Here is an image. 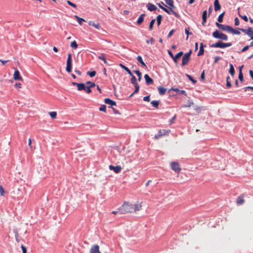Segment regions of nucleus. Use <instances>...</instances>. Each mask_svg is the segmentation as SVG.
<instances>
[{
	"mask_svg": "<svg viewBox=\"0 0 253 253\" xmlns=\"http://www.w3.org/2000/svg\"><path fill=\"white\" fill-rule=\"evenodd\" d=\"M98 58L102 60L105 64H107V62L106 60V58L105 57V55L104 54L101 55V56H99Z\"/></svg>",
	"mask_w": 253,
	"mask_h": 253,
	"instance_id": "39",
	"label": "nucleus"
},
{
	"mask_svg": "<svg viewBox=\"0 0 253 253\" xmlns=\"http://www.w3.org/2000/svg\"><path fill=\"white\" fill-rule=\"evenodd\" d=\"M144 79L147 85L151 84L153 83V80L149 76L148 74L144 75Z\"/></svg>",
	"mask_w": 253,
	"mask_h": 253,
	"instance_id": "16",
	"label": "nucleus"
},
{
	"mask_svg": "<svg viewBox=\"0 0 253 253\" xmlns=\"http://www.w3.org/2000/svg\"><path fill=\"white\" fill-rule=\"evenodd\" d=\"M72 69V56L71 54H69L67 61V66L66 70L67 72L70 73Z\"/></svg>",
	"mask_w": 253,
	"mask_h": 253,
	"instance_id": "8",
	"label": "nucleus"
},
{
	"mask_svg": "<svg viewBox=\"0 0 253 253\" xmlns=\"http://www.w3.org/2000/svg\"><path fill=\"white\" fill-rule=\"evenodd\" d=\"M171 169L177 173H179L181 170L180 165L178 162H172L170 164Z\"/></svg>",
	"mask_w": 253,
	"mask_h": 253,
	"instance_id": "5",
	"label": "nucleus"
},
{
	"mask_svg": "<svg viewBox=\"0 0 253 253\" xmlns=\"http://www.w3.org/2000/svg\"><path fill=\"white\" fill-rule=\"evenodd\" d=\"M239 30L249 36L252 40H253V29L252 28L249 27L247 29H239Z\"/></svg>",
	"mask_w": 253,
	"mask_h": 253,
	"instance_id": "7",
	"label": "nucleus"
},
{
	"mask_svg": "<svg viewBox=\"0 0 253 253\" xmlns=\"http://www.w3.org/2000/svg\"><path fill=\"white\" fill-rule=\"evenodd\" d=\"M147 7L148 8V9L151 11L155 10L157 9V7H156V5L150 3H149L147 5Z\"/></svg>",
	"mask_w": 253,
	"mask_h": 253,
	"instance_id": "21",
	"label": "nucleus"
},
{
	"mask_svg": "<svg viewBox=\"0 0 253 253\" xmlns=\"http://www.w3.org/2000/svg\"><path fill=\"white\" fill-rule=\"evenodd\" d=\"M78 90H84L86 91V85L84 84H77Z\"/></svg>",
	"mask_w": 253,
	"mask_h": 253,
	"instance_id": "20",
	"label": "nucleus"
},
{
	"mask_svg": "<svg viewBox=\"0 0 253 253\" xmlns=\"http://www.w3.org/2000/svg\"><path fill=\"white\" fill-rule=\"evenodd\" d=\"M168 54L172 58H173L174 55L171 51L168 50Z\"/></svg>",
	"mask_w": 253,
	"mask_h": 253,
	"instance_id": "63",
	"label": "nucleus"
},
{
	"mask_svg": "<svg viewBox=\"0 0 253 253\" xmlns=\"http://www.w3.org/2000/svg\"><path fill=\"white\" fill-rule=\"evenodd\" d=\"M189 28L188 27V28H186L185 30V32L187 35L186 40H187L188 39V36L189 35H191L192 34V33L189 32Z\"/></svg>",
	"mask_w": 253,
	"mask_h": 253,
	"instance_id": "41",
	"label": "nucleus"
},
{
	"mask_svg": "<svg viewBox=\"0 0 253 253\" xmlns=\"http://www.w3.org/2000/svg\"><path fill=\"white\" fill-rule=\"evenodd\" d=\"M88 24L90 26H92L94 27L96 29H99V23H95L93 21H90L88 22Z\"/></svg>",
	"mask_w": 253,
	"mask_h": 253,
	"instance_id": "24",
	"label": "nucleus"
},
{
	"mask_svg": "<svg viewBox=\"0 0 253 253\" xmlns=\"http://www.w3.org/2000/svg\"><path fill=\"white\" fill-rule=\"evenodd\" d=\"M239 80H240L241 82H243V80H244V77H243V75L242 72V71H241V70H240V71H239Z\"/></svg>",
	"mask_w": 253,
	"mask_h": 253,
	"instance_id": "36",
	"label": "nucleus"
},
{
	"mask_svg": "<svg viewBox=\"0 0 253 253\" xmlns=\"http://www.w3.org/2000/svg\"><path fill=\"white\" fill-rule=\"evenodd\" d=\"M162 19V16L161 15H159L157 17V23L158 26H159L161 24Z\"/></svg>",
	"mask_w": 253,
	"mask_h": 253,
	"instance_id": "32",
	"label": "nucleus"
},
{
	"mask_svg": "<svg viewBox=\"0 0 253 253\" xmlns=\"http://www.w3.org/2000/svg\"><path fill=\"white\" fill-rule=\"evenodd\" d=\"M131 76H132V78L131 79V81L132 83H133V84H135V83L136 81V79L132 75Z\"/></svg>",
	"mask_w": 253,
	"mask_h": 253,
	"instance_id": "59",
	"label": "nucleus"
},
{
	"mask_svg": "<svg viewBox=\"0 0 253 253\" xmlns=\"http://www.w3.org/2000/svg\"><path fill=\"white\" fill-rule=\"evenodd\" d=\"M219 59H220V57H218V56L215 57L214 60V63H217Z\"/></svg>",
	"mask_w": 253,
	"mask_h": 253,
	"instance_id": "61",
	"label": "nucleus"
},
{
	"mask_svg": "<svg viewBox=\"0 0 253 253\" xmlns=\"http://www.w3.org/2000/svg\"><path fill=\"white\" fill-rule=\"evenodd\" d=\"M186 76L193 83L195 84L197 82V81L195 80L191 76L189 75H186Z\"/></svg>",
	"mask_w": 253,
	"mask_h": 253,
	"instance_id": "45",
	"label": "nucleus"
},
{
	"mask_svg": "<svg viewBox=\"0 0 253 253\" xmlns=\"http://www.w3.org/2000/svg\"><path fill=\"white\" fill-rule=\"evenodd\" d=\"M207 18V11L206 10H204L202 14V18Z\"/></svg>",
	"mask_w": 253,
	"mask_h": 253,
	"instance_id": "49",
	"label": "nucleus"
},
{
	"mask_svg": "<svg viewBox=\"0 0 253 253\" xmlns=\"http://www.w3.org/2000/svg\"><path fill=\"white\" fill-rule=\"evenodd\" d=\"M192 51L190 50L188 52L184 54L182 57V66H184L188 64L189 63V61L190 59V55L191 54Z\"/></svg>",
	"mask_w": 253,
	"mask_h": 253,
	"instance_id": "4",
	"label": "nucleus"
},
{
	"mask_svg": "<svg viewBox=\"0 0 253 253\" xmlns=\"http://www.w3.org/2000/svg\"><path fill=\"white\" fill-rule=\"evenodd\" d=\"M166 2L169 5V6L175 8V6L173 5V0H165Z\"/></svg>",
	"mask_w": 253,
	"mask_h": 253,
	"instance_id": "30",
	"label": "nucleus"
},
{
	"mask_svg": "<svg viewBox=\"0 0 253 253\" xmlns=\"http://www.w3.org/2000/svg\"><path fill=\"white\" fill-rule=\"evenodd\" d=\"M104 102L106 104H110L112 106L116 105V102L109 98L105 99Z\"/></svg>",
	"mask_w": 253,
	"mask_h": 253,
	"instance_id": "18",
	"label": "nucleus"
},
{
	"mask_svg": "<svg viewBox=\"0 0 253 253\" xmlns=\"http://www.w3.org/2000/svg\"><path fill=\"white\" fill-rule=\"evenodd\" d=\"M86 85V93H89L91 92L90 88L95 86V84L93 82H87L85 83Z\"/></svg>",
	"mask_w": 253,
	"mask_h": 253,
	"instance_id": "13",
	"label": "nucleus"
},
{
	"mask_svg": "<svg viewBox=\"0 0 253 253\" xmlns=\"http://www.w3.org/2000/svg\"><path fill=\"white\" fill-rule=\"evenodd\" d=\"M230 80V77L228 76L226 78V86L227 87H230L232 85Z\"/></svg>",
	"mask_w": 253,
	"mask_h": 253,
	"instance_id": "34",
	"label": "nucleus"
},
{
	"mask_svg": "<svg viewBox=\"0 0 253 253\" xmlns=\"http://www.w3.org/2000/svg\"><path fill=\"white\" fill-rule=\"evenodd\" d=\"M120 66L123 69H125L128 73V74L129 75H130V76H132V73H131V71L127 67H126L122 64H120Z\"/></svg>",
	"mask_w": 253,
	"mask_h": 253,
	"instance_id": "26",
	"label": "nucleus"
},
{
	"mask_svg": "<svg viewBox=\"0 0 253 253\" xmlns=\"http://www.w3.org/2000/svg\"><path fill=\"white\" fill-rule=\"evenodd\" d=\"M169 132L170 130L169 129H160L158 134L155 135V137L158 138L162 136L168 135Z\"/></svg>",
	"mask_w": 253,
	"mask_h": 253,
	"instance_id": "10",
	"label": "nucleus"
},
{
	"mask_svg": "<svg viewBox=\"0 0 253 253\" xmlns=\"http://www.w3.org/2000/svg\"><path fill=\"white\" fill-rule=\"evenodd\" d=\"M143 100L146 101H150V96H146L143 97Z\"/></svg>",
	"mask_w": 253,
	"mask_h": 253,
	"instance_id": "60",
	"label": "nucleus"
},
{
	"mask_svg": "<svg viewBox=\"0 0 253 253\" xmlns=\"http://www.w3.org/2000/svg\"><path fill=\"white\" fill-rule=\"evenodd\" d=\"M90 253H101L99 251V246L97 245H93L90 249Z\"/></svg>",
	"mask_w": 253,
	"mask_h": 253,
	"instance_id": "14",
	"label": "nucleus"
},
{
	"mask_svg": "<svg viewBox=\"0 0 253 253\" xmlns=\"http://www.w3.org/2000/svg\"><path fill=\"white\" fill-rule=\"evenodd\" d=\"M229 66H230V69L229 71V73L232 76H233L235 74V70H234V67H233V65L231 64H230Z\"/></svg>",
	"mask_w": 253,
	"mask_h": 253,
	"instance_id": "25",
	"label": "nucleus"
},
{
	"mask_svg": "<svg viewBox=\"0 0 253 253\" xmlns=\"http://www.w3.org/2000/svg\"><path fill=\"white\" fill-rule=\"evenodd\" d=\"M13 79L15 81H23V79L20 76V73L17 69L14 70L13 74Z\"/></svg>",
	"mask_w": 253,
	"mask_h": 253,
	"instance_id": "12",
	"label": "nucleus"
},
{
	"mask_svg": "<svg viewBox=\"0 0 253 253\" xmlns=\"http://www.w3.org/2000/svg\"><path fill=\"white\" fill-rule=\"evenodd\" d=\"M232 43L231 42L224 43L221 41H218L217 42L213 43L211 45V47L215 48H225L231 46Z\"/></svg>",
	"mask_w": 253,
	"mask_h": 253,
	"instance_id": "2",
	"label": "nucleus"
},
{
	"mask_svg": "<svg viewBox=\"0 0 253 253\" xmlns=\"http://www.w3.org/2000/svg\"><path fill=\"white\" fill-rule=\"evenodd\" d=\"M245 91H246L247 89H251L253 90V86H247L243 88Z\"/></svg>",
	"mask_w": 253,
	"mask_h": 253,
	"instance_id": "54",
	"label": "nucleus"
},
{
	"mask_svg": "<svg viewBox=\"0 0 253 253\" xmlns=\"http://www.w3.org/2000/svg\"><path fill=\"white\" fill-rule=\"evenodd\" d=\"M252 47V46H250V45H246V46H245V47H244L242 48V50H241V52H245V51H246V50H248V49H249V47Z\"/></svg>",
	"mask_w": 253,
	"mask_h": 253,
	"instance_id": "47",
	"label": "nucleus"
},
{
	"mask_svg": "<svg viewBox=\"0 0 253 253\" xmlns=\"http://www.w3.org/2000/svg\"><path fill=\"white\" fill-rule=\"evenodd\" d=\"M151 104L154 107H155L156 108H158V106H159V101H156V100H154V101H152L151 102Z\"/></svg>",
	"mask_w": 253,
	"mask_h": 253,
	"instance_id": "28",
	"label": "nucleus"
},
{
	"mask_svg": "<svg viewBox=\"0 0 253 253\" xmlns=\"http://www.w3.org/2000/svg\"><path fill=\"white\" fill-rule=\"evenodd\" d=\"M205 71L204 70L201 75V80L202 81H204L205 80Z\"/></svg>",
	"mask_w": 253,
	"mask_h": 253,
	"instance_id": "52",
	"label": "nucleus"
},
{
	"mask_svg": "<svg viewBox=\"0 0 253 253\" xmlns=\"http://www.w3.org/2000/svg\"><path fill=\"white\" fill-rule=\"evenodd\" d=\"M183 54L182 51H180L177 53L175 55H174L172 59L175 63L177 62L178 59Z\"/></svg>",
	"mask_w": 253,
	"mask_h": 253,
	"instance_id": "17",
	"label": "nucleus"
},
{
	"mask_svg": "<svg viewBox=\"0 0 253 253\" xmlns=\"http://www.w3.org/2000/svg\"><path fill=\"white\" fill-rule=\"evenodd\" d=\"M215 24L218 29H221L223 31H225L229 32L230 30L231 29V27L228 25L220 24L217 22H216Z\"/></svg>",
	"mask_w": 253,
	"mask_h": 253,
	"instance_id": "9",
	"label": "nucleus"
},
{
	"mask_svg": "<svg viewBox=\"0 0 253 253\" xmlns=\"http://www.w3.org/2000/svg\"><path fill=\"white\" fill-rule=\"evenodd\" d=\"M162 9L169 14H170L171 13H172L175 17H176L177 18L179 17V14L177 12H176L175 11H174L171 8H169V9H168L167 8H166L165 7H162Z\"/></svg>",
	"mask_w": 253,
	"mask_h": 253,
	"instance_id": "11",
	"label": "nucleus"
},
{
	"mask_svg": "<svg viewBox=\"0 0 253 253\" xmlns=\"http://www.w3.org/2000/svg\"><path fill=\"white\" fill-rule=\"evenodd\" d=\"M70 45L74 49H76L78 47V44L75 41L72 42Z\"/></svg>",
	"mask_w": 253,
	"mask_h": 253,
	"instance_id": "35",
	"label": "nucleus"
},
{
	"mask_svg": "<svg viewBox=\"0 0 253 253\" xmlns=\"http://www.w3.org/2000/svg\"><path fill=\"white\" fill-rule=\"evenodd\" d=\"M174 32L175 30L174 29L171 30L168 35V37L169 38L172 35Z\"/></svg>",
	"mask_w": 253,
	"mask_h": 253,
	"instance_id": "50",
	"label": "nucleus"
},
{
	"mask_svg": "<svg viewBox=\"0 0 253 253\" xmlns=\"http://www.w3.org/2000/svg\"><path fill=\"white\" fill-rule=\"evenodd\" d=\"M158 89L159 90V93L161 95H164L165 94L167 89L163 86H159L158 87Z\"/></svg>",
	"mask_w": 253,
	"mask_h": 253,
	"instance_id": "22",
	"label": "nucleus"
},
{
	"mask_svg": "<svg viewBox=\"0 0 253 253\" xmlns=\"http://www.w3.org/2000/svg\"><path fill=\"white\" fill-rule=\"evenodd\" d=\"M49 115L52 119H54L56 118L57 113L55 111L49 112Z\"/></svg>",
	"mask_w": 253,
	"mask_h": 253,
	"instance_id": "29",
	"label": "nucleus"
},
{
	"mask_svg": "<svg viewBox=\"0 0 253 253\" xmlns=\"http://www.w3.org/2000/svg\"><path fill=\"white\" fill-rule=\"evenodd\" d=\"M204 48H202V47H200V49L198 53V56L202 55L204 54Z\"/></svg>",
	"mask_w": 253,
	"mask_h": 253,
	"instance_id": "37",
	"label": "nucleus"
},
{
	"mask_svg": "<svg viewBox=\"0 0 253 253\" xmlns=\"http://www.w3.org/2000/svg\"><path fill=\"white\" fill-rule=\"evenodd\" d=\"M146 42L148 43H150L151 44H152L154 42V40L152 38H151L149 40H147Z\"/></svg>",
	"mask_w": 253,
	"mask_h": 253,
	"instance_id": "53",
	"label": "nucleus"
},
{
	"mask_svg": "<svg viewBox=\"0 0 253 253\" xmlns=\"http://www.w3.org/2000/svg\"><path fill=\"white\" fill-rule=\"evenodd\" d=\"M249 73H250V75L251 78H252V79L253 80V71L252 70H250Z\"/></svg>",
	"mask_w": 253,
	"mask_h": 253,
	"instance_id": "64",
	"label": "nucleus"
},
{
	"mask_svg": "<svg viewBox=\"0 0 253 253\" xmlns=\"http://www.w3.org/2000/svg\"><path fill=\"white\" fill-rule=\"evenodd\" d=\"M155 19H152L151 21L150 25H149V29L150 30L152 29L153 25L155 23Z\"/></svg>",
	"mask_w": 253,
	"mask_h": 253,
	"instance_id": "40",
	"label": "nucleus"
},
{
	"mask_svg": "<svg viewBox=\"0 0 253 253\" xmlns=\"http://www.w3.org/2000/svg\"><path fill=\"white\" fill-rule=\"evenodd\" d=\"M67 3L71 6H72V7H74V8H76V5L75 4L71 2L69 0H68L67 1Z\"/></svg>",
	"mask_w": 253,
	"mask_h": 253,
	"instance_id": "55",
	"label": "nucleus"
},
{
	"mask_svg": "<svg viewBox=\"0 0 253 253\" xmlns=\"http://www.w3.org/2000/svg\"><path fill=\"white\" fill-rule=\"evenodd\" d=\"M134 72L138 75L139 81H140L141 75V72L138 70H135V71H134Z\"/></svg>",
	"mask_w": 253,
	"mask_h": 253,
	"instance_id": "46",
	"label": "nucleus"
},
{
	"mask_svg": "<svg viewBox=\"0 0 253 253\" xmlns=\"http://www.w3.org/2000/svg\"><path fill=\"white\" fill-rule=\"evenodd\" d=\"M87 74L90 77H93L94 76H95V74H96V72L94 71H91V72H88L87 73Z\"/></svg>",
	"mask_w": 253,
	"mask_h": 253,
	"instance_id": "42",
	"label": "nucleus"
},
{
	"mask_svg": "<svg viewBox=\"0 0 253 253\" xmlns=\"http://www.w3.org/2000/svg\"><path fill=\"white\" fill-rule=\"evenodd\" d=\"M141 202L140 201L132 203V212H136V211H140L141 209Z\"/></svg>",
	"mask_w": 253,
	"mask_h": 253,
	"instance_id": "6",
	"label": "nucleus"
},
{
	"mask_svg": "<svg viewBox=\"0 0 253 253\" xmlns=\"http://www.w3.org/2000/svg\"><path fill=\"white\" fill-rule=\"evenodd\" d=\"M0 195L3 196L4 195V190L1 185H0Z\"/></svg>",
	"mask_w": 253,
	"mask_h": 253,
	"instance_id": "44",
	"label": "nucleus"
},
{
	"mask_svg": "<svg viewBox=\"0 0 253 253\" xmlns=\"http://www.w3.org/2000/svg\"><path fill=\"white\" fill-rule=\"evenodd\" d=\"M139 90V86L137 84H135V90L131 94H130V95L129 96V97H131L133 94L138 92Z\"/></svg>",
	"mask_w": 253,
	"mask_h": 253,
	"instance_id": "31",
	"label": "nucleus"
},
{
	"mask_svg": "<svg viewBox=\"0 0 253 253\" xmlns=\"http://www.w3.org/2000/svg\"><path fill=\"white\" fill-rule=\"evenodd\" d=\"M99 110L100 111L106 112V106L105 105H102Z\"/></svg>",
	"mask_w": 253,
	"mask_h": 253,
	"instance_id": "43",
	"label": "nucleus"
},
{
	"mask_svg": "<svg viewBox=\"0 0 253 253\" xmlns=\"http://www.w3.org/2000/svg\"><path fill=\"white\" fill-rule=\"evenodd\" d=\"M109 169H111V170H114V171L115 172V173H119V172L121 171V169H122V168L121 166H113L112 165H110L109 166Z\"/></svg>",
	"mask_w": 253,
	"mask_h": 253,
	"instance_id": "15",
	"label": "nucleus"
},
{
	"mask_svg": "<svg viewBox=\"0 0 253 253\" xmlns=\"http://www.w3.org/2000/svg\"><path fill=\"white\" fill-rule=\"evenodd\" d=\"M224 14H225V11H224L223 12H222L221 14H220L219 15V16L218 17V19H217L218 22H220V23L222 22Z\"/></svg>",
	"mask_w": 253,
	"mask_h": 253,
	"instance_id": "27",
	"label": "nucleus"
},
{
	"mask_svg": "<svg viewBox=\"0 0 253 253\" xmlns=\"http://www.w3.org/2000/svg\"><path fill=\"white\" fill-rule=\"evenodd\" d=\"M75 17L77 19L78 23L80 25H82V22L84 21V19L80 18L78 16H75Z\"/></svg>",
	"mask_w": 253,
	"mask_h": 253,
	"instance_id": "38",
	"label": "nucleus"
},
{
	"mask_svg": "<svg viewBox=\"0 0 253 253\" xmlns=\"http://www.w3.org/2000/svg\"><path fill=\"white\" fill-rule=\"evenodd\" d=\"M15 87L17 88H21V84L20 83H17L15 84Z\"/></svg>",
	"mask_w": 253,
	"mask_h": 253,
	"instance_id": "56",
	"label": "nucleus"
},
{
	"mask_svg": "<svg viewBox=\"0 0 253 253\" xmlns=\"http://www.w3.org/2000/svg\"><path fill=\"white\" fill-rule=\"evenodd\" d=\"M229 33H231L233 34L240 35V32L239 31L235 30L231 27V29L230 30Z\"/></svg>",
	"mask_w": 253,
	"mask_h": 253,
	"instance_id": "33",
	"label": "nucleus"
},
{
	"mask_svg": "<svg viewBox=\"0 0 253 253\" xmlns=\"http://www.w3.org/2000/svg\"><path fill=\"white\" fill-rule=\"evenodd\" d=\"M212 36L214 38L220 39L223 41H227L228 40V37L226 35L218 31V30H216L212 33Z\"/></svg>",
	"mask_w": 253,
	"mask_h": 253,
	"instance_id": "3",
	"label": "nucleus"
},
{
	"mask_svg": "<svg viewBox=\"0 0 253 253\" xmlns=\"http://www.w3.org/2000/svg\"><path fill=\"white\" fill-rule=\"evenodd\" d=\"M21 247L23 253H27L26 248L23 245H22Z\"/></svg>",
	"mask_w": 253,
	"mask_h": 253,
	"instance_id": "57",
	"label": "nucleus"
},
{
	"mask_svg": "<svg viewBox=\"0 0 253 253\" xmlns=\"http://www.w3.org/2000/svg\"><path fill=\"white\" fill-rule=\"evenodd\" d=\"M120 213L125 214L132 212V203L130 202L125 201L123 204L118 208Z\"/></svg>",
	"mask_w": 253,
	"mask_h": 253,
	"instance_id": "1",
	"label": "nucleus"
},
{
	"mask_svg": "<svg viewBox=\"0 0 253 253\" xmlns=\"http://www.w3.org/2000/svg\"><path fill=\"white\" fill-rule=\"evenodd\" d=\"M239 16L242 18L243 19V20H244L246 22H248V18L247 17V16L246 15H244V16H242L241 15H240L239 14Z\"/></svg>",
	"mask_w": 253,
	"mask_h": 253,
	"instance_id": "48",
	"label": "nucleus"
},
{
	"mask_svg": "<svg viewBox=\"0 0 253 253\" xmlns=\"http://www.w3.org/2000/svg\"><path fill=\"white\" fill-rule=\"evenodd\" d=\"M170 90H173L174 91H175L177 93H180V90L177 89V88H173L172 87Z\"/></svg>",
	"mask_w": 253,
	"mask_h": 253,
	"instance_id": "62",
	"label": "nucleus"
},
{
	"mask_svg": "<svg viewBox=\"0 0 253 253\" xmlns=\"http://www.w3.org/2000/svg\"><path fill=\"white\" fill-rule=\"evenodd\" d=\"M245 201L243 199V196H239L237 198L236 200V203L237 205H240L244 203Z\"/></svg>",
	"mask_w": 253,
	"mask_h": 253,
	"instance_id": "23",
	"label": "nucleus"
},
{
	"mask_svg": "<svg viewBox=\"0 0 253 253\" xmlns=\"http://www.w3.org/2000/svg\"><path fill=\"white\" fill-rule=\"evenodd\" d=\"M214 10L215 11H217L219 10L221 6L219 4L218 0H215L214 1Z\"/></svg>",
	"mask_w": 253,
	"mask_h": 253,
	"instance_id": "19",
	"label": "nucleus"
},
{
	"mask_svg": "<svg viewBox=\"0 0 253 253\" xmlns=\"http://www.w3.org/2000/svg\"><path fill=\"white\" fill-rule=\"evenodd\" d=\"M234 22H235V25L238 26L239 25V23H240L239 20L237 17L235 18Z\"/></svg>",
	"mask_w": 253,
	"mask_h": 253,
	"instance_id": "51",
	"label": "nucleus"
},
{
	"mask_svg": "<svg viewBox=\"0 0 253 253\" xmlns=\"http://www.w3.org/2000/svg\"><path fill=\"white\" fill-rule=\"evenodd\" d=\"M142 14H141V15L139 16V18H138V20H137V23H138V24H140V23L142 22Z\"/></svg>",
	"mask_w": 253,
	"mask_h": 253,
	"instance_id": "58",
	"label": "nucleus"
}]
</instances>
